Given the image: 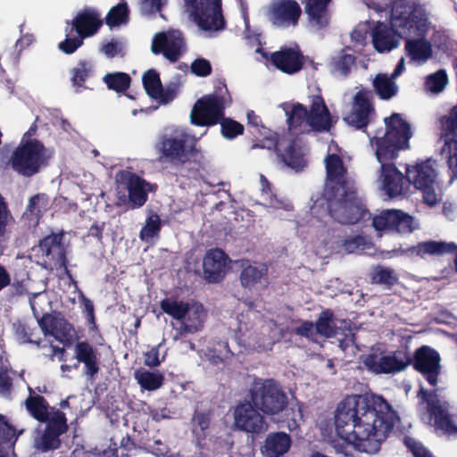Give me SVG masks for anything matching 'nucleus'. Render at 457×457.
<instances>
[{"label":"nucleus","mask_w":457,"mask_h":457,"mask_svg":"<svg viewBox=\"0 0 457 457\" xmlns=\"http://www.w3.org/2000/svg\"><path fill=\"white\" fill-rule=\"evenodd\" d=\"M395 411L380 395H347L337 405V435L362 453H376L394 428Z\"/></svg>","instance_id":"obj_1"},{"label":"nucleus","mask_w":457,"mask_h":457,"mask_svg":"<svg viewBox=\"0 0 457 457\" xmlns=\"http://www.w3.org/2000/svg\"><path fill=\"white\" fill-rule=\"evenodd\" d=\"M384 122V135L380 137L378 132L370 142L376 145V157L381 164L382 188L390 198H394L403 194L407 178L393 162L398 157L401 150L409 148L411 130L410 124L397 112L385 118Z\"/></svg>","instance_id":"obj_2"},{"label":"nucleus","mask_w":457,"mask_h":457,"mask_svg":"<svg viewBox=\"0 0 457 457\" xmlns=\"http://www.w3.org/2000/svg\"><path fill=\"white\" fill-rule=\"evenodd\" d=\"M29 395L25 400V407L30 416L40 423H45L43 430L37 429L34 437V448L42 453L55 451L61 447V436L69 426L66 414L54 406H50L46 399L39 395H33L29 387Z\"/></svg>","instance_id":"obj_3"},{"label":"nucleus","mask_w":457,"mask_h":457,"mask_svg":"<svg viewBox=\"0 0 457 457\" xmlns=\"http://www.w3.org/2000/svg\"><path fill=\"white\" fill-rule=\"evenodd\" d=\"M328 211L334 220L344 225L357 224L370 216L356 188L348 181L331 186L328 192Z\"/></svg>","instance_id":"obj_4"},{"label":"nucleus","mask_w":457,"mask_h":457,"mask_svg":"<svg viewBox=\"0 0 457 457\" xmlns=\"http://www.w3.org/2000/svg\"><path fill=\"white\" fill-rule=\"evenodd\" d=\"M390 24L401 37L424 36L429 30L426 9L412 0H394L390 10Z\"/></svg>","instance_id":"obj_5"},{"label":"nucleus","mask_w":457,"mask_h":457,"mask_svg":"<svg viewBox=\"0 0 457 457\" xmlns=\"http://www.w3.org/2000/svg\"><path fill=\"white\" fill-rule=\"evenodd\" d=\"M231 97L224 81H219L212 94L199 98L190 114L191 122L199 127H211L218 124L225 115Z\"/></svg>","instance_id":"obj_6"},{"label":"nucleus","mask_w":457,"mask_h":457,"mask_svg":"<svg viewBox=\"0 0 457 457\" xmlns=\"http://www.w3.org/2000/svg\"><path fill=\"white\" fill-rule=\"evenodd\" d=\"M253 406L267 415H275L287 406V396L281 385L273 378H255L249 390Z\"/></svg>","instance_id":"obj_7"},{"label":"nucleus","mask_w":457,"mask_h":457,"mask_svg":"<svg viewBox=\"0 0 457 457\" xmlns=\"http://www.w3.org/2000/svg\"><path fill=\"white\" fill-rule=\"evenodd\" d=\"M47 160L44 144L37 139H29L13 151L11 165L20 175L31 177L47 164Z\"/></svg>","instance_id":"obj_8"},{"label":"nucleus","mask_w":457,"mask_h":457,"mask_svg":"<svg viewBox=\"0 0 457 457\" xmlns=\"http://www.w3.org/2000/svg\"><path fill=\"white\" fill-rule=\"evenodd\" d=\"M194 21L205 31H219L226 27L222 0H185Z\"/></svg>","instance_id":"obj_9"},{"label":"nucleus","mask_w":457,"mask_h":457,"mask_svg":"<svg viewBox=\"0 0 457 457\" xmlns=\"http://www.w3.org/2000/svg\"><path fill=\"white\" fill-rule=\"evenodd\" d=\"M420 404H427V411L434 420V427L448 438H457V425L442 403L436 390L428 391L420 386L417 392Z\"/></svg>","instance_id":"obj_10"},{"label":"nucleus","mask_w":457,"mask_h":457,"mask_svg":"<svg viewBox=\"0 0 457 457\" xmlns=\"http://www.w3.org/2000/svg\"><path fill=\"white\" fill-rule=\"evenodd\" d=\"M62 239V233H52L39 241L37 247L42 257L40 265L47 270L62 269L64 274L71 278V272L68 269L67 251Z\"/></svg>","instance_id":"obj_11"},{"label":"nucleus","mask_w":457,"mask_h":457,"mask_svg":"<svg viewBox=\"0 0 457 457\" xmlns=\"http://www.w3.org/2000/svg\"><path fill=\"white\" fill-rule=\"evenodd\" d=\"M407 362L420 373L431 386H436L442 370L441 356L433 347L423 345L412 355L407 351Z\"/></svg>","instance_id":"obj_12"},{"label":"nucleus","mask_w":457,"mask_h":457,"mask_svg":"<svg viewBox=\"0 0 457 457\" xmlns=\"http://www.w3.org/2000/svg\"><path fill=\"white\" fill-rule=\"evenodd\" d=\"M436 176V170L428 161L406 168L407 181L421 192L423 203L430 207L441 200L435 188Z\"/></svg>","instance_id":"obj_13"},{"label":"nucleus","mask_w":457,"mask_h":457,"mask_svg":"<svg viewBox=\"0 0 457 457\" xmlns=\"http://www.w3.org/2000/svg\"><path fill=\"white\" fill-rule=\"evenodd\" d=\"M157 150L160 154V162H170L174 165H183L191 158H196L200 151L195 144L187 146L186 137H167L164 136L158 144Z\"/></svg>","instance_id":"obj_14"},{"label":"nucleus","mask_w":457,"mask_h":457,"mask_svg":"<svg viewBox=\"0 0 457 457\" xmlns=\"http://www.w3.org/2000/svg\"><path fill=\"white\" fill-rule=\"evenodd\" d=\"M187 50L186 40L181 31L169 29L154 34L151 51L154 54H162L171 62H178Z\"/></svg>","instance_id":"obj_15"},{"label":"nucleus","mask_w":457,"mask_h":457,"mask_svg":"<svg viewBox=\"0 0 457 457\" xmlns=\"http://www.w3.org/2000/svg\"><path fill=\"white\" fill-rule=\"evenodd\" d=\"M363 366L374 374H391L404 370L408 366L407 349L396 350L392 354L370 353L362 358Z\"/></svg>","instance_id":"obj_16"},{"label":"nucleus","mask_w":457,"mask_h":457,"mask_svg":"<svg viewBox=\"0 0 457 457\" xmlns=\"http://www.w3.org/2000/svg\"><path fill=\"white\" fill-rule=\"evenodd\" d=\"M375 112L373 92L362 87L355 93L351 112L344 117V120L356 129H363L367 128L370 122V117Z\"/></svg>","instance_id":"obj_17"},{"label":"nucleus","mask_w":457,"mask_h":457,"mask_svg":"<svg viewBox=\"0 0 457 457\" xmlns=\"http://www.w3.org/2000/svg\"><path fill=\"white\" fill-rule=\"evenodd\" d=\"M413 217L402 210H384L372 219L377 231L409 234L414 230Z\"/></svg>","instance_id":"obj_18"},{"label":"nucleus","mask_w":457,"mask_h":457,"mask_svg":"<svg viewBox=\"0 0 457 457\" xmlns=\"http://www.w3.org/2000/svg\"><path fill=\"white\" fill-rule=\"evenodd\" d=\"M444 145L442 154L447 158V164L453 175L457 176V107H453L448 115L440 118Z\"/></svg>","instance_id":"obj_19"},{"label":"nucleus","mask_w":457,"mask_h":457,"mask_svg":"<svg viewBox=\"0 0 457 457\" xmlns=\"http://www.w3.org/2000/svg\"><path fill=\"white\" fill-rule=\"evenodd\" d=\"M251 400L240 403L234 411V424L241 431L259 435L267 430L264 417Z\"/></svg>","instance_id":"obj_20"},{"label":"nucleus","mask_w":457,"mask_h":457,"mask_svg":"<svg viewBox=\"0 0 457 457\" xmlns=\"http://www.w3.org/2000/svg\"><path fill=\"white\" fill-rule=\"evenodd\" d=\"M267 15L276 27H295L299 23L302 9L295 0H276L270 5Z\"/></svg>","instance_id":"obj_21"},{"label":"nucleus","mask_w":457,"mask_h":457,"mask_svg":"<svg viewBox=\"0 0 457 457\" xmlns=\"http://www.w3.org/2000/svg\"><path fill=\"white\" fill-rule=\"evenodd\" d=\"M65 32L71 35L76 32L85 38L94 36L103 26L98 11L92 7H85L79 11L72 21H66Z\"/></svg>","instance_id":"obj_22"},{"label":"nucleus","mask_w":457,"mask_h":457,"mask_svg":"<svg viewBox=\"0 0 457 457\" xmlns=\"http://www.w3.org/2000/svg\"><path fill=\"white\" fill-rule=\"evenodd\" d=\"M37 322L46 337L52 336L65 346L71 345V333L74 328L66 319L52 313H45Z\"/></svg>","instance_id":"obj_23"},{"label":"nucleus","mask_w":457,"mask_h":457,"mask_svg":"<svg viewBox=\"0 0 457 457\" xmlns=\"http://www.w3.org/2000/svg\"><path fill=\"white\" fill-rule=\"evenodd\" d=\"M270 61L280 71L295 74L303 69L304 57L299 49L285 46L271 53Z\"/></svg>","instance_id":"obj_24"},{"label":"nucleus","mask_w":457,"mask_h":457,"mask_svg":"<svg viewBox=\"0 0 457 457\" xmlns=\"http://www.w3.org/2000/svg\"><path fill=\"white\" fill-rule=\"evenodd\" d=\"M335 122L322 96H313L309 110L308 126L317 132H328Z\"/></svg>","instance_id":"obj_25"},{"label":"nucleus","mask_w":457,"mask_h":457,"mask_svg":"<svg viewBox=\"0 0 457 457\" xmlns=\"http://www.w3.org/2000/svg\"><path fill=\"white\" fill-rule=\"evenodd\" d=\"M404 252L410 255H416L423 259L427 255L439 256L456 252L454 266L457 272V245L453 242L448 243L444 241L428 240L420 242L416 245L408 247Z\"/></svg>","instance_id":"obj_26"},{"label":"nucleus","mask_w":457,"mask_h":457,"mask_svg":"<svg viewBox=\"0 0 457 457\" xmlns=\"http://www.w3.org/2000/svg\"><path fill=\"white\" fill-rule=\"evenodd\" d=\"M227 255L219 248L209 250L203 262L204 278L211 283L219 282L226 273Z\"/></svg>","instance_id":"obj_27"},{"label":"nucleus","mask_w":457,"mask_h":457,"mask_svg":"<svg viewBox=\"0 0 457 457\" xmlns=\"http://www.w3.org/2000/svg\"><path fill=\"white\" fill-rule=\"evenodd\" d=\"M372 44L378 53L390 52L399 45V36L393 26L378 21L371 31Z\"/></svg>","instance_id":"obj_28"},{"label":"nucleus","mask_w":457,"mask_h":457,"mask_svg":"<svg viewBox=\"0 0 457 457\" xmlns=\"http://www.w3.org/2000/svg\"><path fill=\"white\" fill-rule=\"evenodd\" d=\"M154 186L135 173L129 172L127 178L129 199L133 208L143 206L147 201L148 192ZM154 187L156 186L154 185Z\"/></svg>","instance_id":"obj_29"},{"label":"nucleus","mask_w":457,"mask_h":457,"mask_svg":"<svg viewBox=\"0 0 457 457\" xmlns=\"http://www.w3.org/2000/svg\"><path fill=\"white\" fill-rule=\"evenodd\" d=\"M74 351L77 361L84 364L85 373L94 378L100 370L96 350L85 340L77 342Z\"/></svg>","instance_id":"obj_30"},{"label":"nucleus","mask_w":457,"mask_h":457,"mask_svg":"<svg viewBox=\"0 0 457 457\" xmlns=\"http://www.w3.org/2000/svg\"><path fill=\"white\" fill-rule=\"evenodd\" d=\"M332 0H306L304 7L309 22L317 29H324L328 26L330 12L328 5Z\"/></svg>","instance_id":"obj_31"},{"label":"nucleus","mask_w":457,"mask_h":457,"mask_svg":"<svg viewBox=\"0 0 457 457\" xmlns=\"http://www.w3.org/2000/svg\"><path fill=\"white\" fill-rule=\"evenodd\" d=\"M426 36H415L416 38L406 37L404 49L411 61L426 62L432 57V44L426 38Z\"/></svg>","instance_id":"obj_32"},{"label":"nucleus","mask_w":457,"mask_h":457,"mask_svg":"<svg viewBox=\"0 0 457 457\" xmlns=\"http://www.w3.org/2000/svg\"><path fill=\"white\" fill-rule=\"evenodd\" d=\"M292 445L291 437L285 432H274L267 436L262 453L266 457H281L286 454Z\"/></svg>","instance_id":"obj_33"},{"label":"nucleus","mask_w":457,"mask_h":457,"mask_svg":"<svg viewBox=\"0 0 457 457\" xmlns=\"http://www.w3.org/2000/svg\"><path fill=\"white\" fill-rule=\"evenodd\" d=\"M240 262V283L244 288H252L268 275V267L265 264L253 265L249 260L243 259Z\"/></svg>","instance_id":"obj_34"},{"label":"nucleus","mask_w":457,"mask_h":457,"mask_svg":"<svg viewBox=\"0 0 457 457\" xmlns=\"http://www.w3.org/2000/svg\"><path fill=\"white\" fill-rule=\"evenodd\" d=\"M206 313L204 306L198 303H189L188 312L183 320L181 329L186 333H195L204 328Z\"/></svg>","instance_id":"obj_35"},{"label":"nucleus","mask_w":457,"mask_h":457,"mask_svg":"<svg viewBox=\"0 0 457 457\" xmlns=\"http://www.w3.org/2000/svg\"><path fill=\"white\" fill-rule=\"evenodd\" d=\"M134 378L140 387L146 391L157 390L164 382V375L162 372L150 371L142 368L135 370Z\"/></svg>","instance_id":"obj_36"},{"label":"nucleus","mask_w":457,"mask_h":457,"mask_svg":"<svg viewBox=\"0 0 457 457\" xmlns=\"http://www.w3.org/2000/svg\"><path fill=\"white\" fill-rule=\"evenodd\" d=\"M71 84L75 88L76 93H80L87 88L85 86L86 81L93 76L94 66L91 62L87 60H80L77 66L71 71Z\"/></svg>","instance_id":"obj_37"},{"label":"nucleus","mask_w":457,"mask_h":457,"mask_svg":"<svg viewBox=\"0 0 457 457\" xmlns=\"http://www.w3.org/2000/svg\"><path fill=\"white\" fill-rule=\"evenodd\" d=\"M213 417V411H195L192 418V432L198 442L205 440Z\"/></svg>","instance_id":"obj_38"},{"label":"nucleus","mask_w":457,"mask_h":457,"mask_svg":"<svg viewBox=\"0 0 457 457\" xmlns=\"http://www.w3.org/2000/svg\"><path fill=\"white\" fill-rule=\"evenodd\" d=\"M325 164L327 178L331 183H333V185L347 181L345 178L346 169L344 166L343 160L338 154H328L325 159Z\"/></svg>","instance_id":"obj_39"},{"label":"nucleus","mask_w":457,"mask_h":457,"mask_svg":"<svg viewBox=\"0 0 457 457\" xmlns=\"http://www.w3.org/2000/svg\"><path fill=\"white\" fill-rule=\"evenodd\" d=\"M373 87L376 94L382 100H389L395 96L398 92V87L386 74L379 73L373 79Z\"/></svg>","instance_id":"obj_40"},{"label":"nucleus","mask_w":457,"mask_h":457,"mask_svg":"<svg viewBox=\"0 0 457 457\" xmlns=\"http://www.w3.org/2000/svg\"><path fill=\"white\" fill-rule=\"evenodd\" d=\"M279 156L287 166L296 170H301L306 165L301 148L295 140L290 141L284 153L280 154Z\"/></svg>","instance_id":"obj_41"},{"label":"nucleus","mask_w":457,"mask_h":457,"mask_svg":"<svg viewBox=\"0 0 457 457\" xmlns=\"http://www.w3.org/2000/svg\"><path fill=\"white\" fill-rule=\"evenodd\" d=\"M315 329L316 334L327 338L336 336L335 314L331 309H325L320 313L315 322Z\"/></svg>","instance_id":"obj_42"},{"label":"nucleus","mask_w":457,"mask_h":457,"mask_svg":"<svg viewBox=\"0 0 457 457\" xmlns=\"http://www.w3.org/2000/svg\"><path fill=\"white\" fill-rule=\"evenodd\" d=\"M287 114L288 129L297 134L303 133V122L306 121L308 124L309 111L307 108L303 104L297 103L293 105L292 110L287 112Z\"/></svg>","instance_id":"obj_43"},{"label":"nucleus","mask_w":457,"mask_h":457,"mask_svg":"<svg viewBox=\"0 0 457 457\" xmlns=\"http://www.w3.org/2000/svg\"><path fill=\"white\" fill-rule=\"evenodd\" d=\"M188 302L178 301L176 298H164L160 303L162 311L177 320H183L188 312Z\"/></svg>","instance_id":"obj_44"},{"label":"nucleus","mask_w":457,"mask_h":457,"mask_svg":"<svg viewBox=\"0 0 457 457\" xmlns=\"http://www.w3.org/2000/svg\"><path fill=\"white\" fill-rule=\"evenodd\" d=\"M355 62L356 58L353 54H345V50H342L337 55L332 57L330 61L331 71L346 77Z\"/></svg>","instance_id":"obj_45"},{"label":"nucleus","mask_w":457,"mask_h":457,"mask_svg":"<svg viewBox=\"0 0 457 457\" xmlns=\"http://www.w3.org/2000/svg\"><path fill=\"white\" fill-rule=\"evenodd\" d=\"M103 80L109 89L117 93L127 91L131 84L130 76L128 73L120 71L107 73L103 78Z\"/></svg>","instance_id":"obj_46"},{"label":"nucleus","mask_w":457,"mask_h":457,"mask_svg":"<svg viewBox=\"0 0 457 457\" xmlns=\"http://www.w3.org/2000/svg\"><path fill=\"white\" fill-rule=\"evenodd\" d=\"M129 21V8L127 3H119L112 7L105 17V23L110 27H118Z\"/></svg>","instance_id":"obj_47"},{"label":"nucleus","mask_w":457,"mask_h":457,"mask_svg":"<svg viewBox=\"0 0 457 457\" xmlns=\"http://www.w3.org/2000/svg\"><path fill=\"white\" fill-rule=\"evenodd\" d=\"M142 82L146 94L151 97L154 98L160 95L162 89V81L159 73L154 70H148L142 77Z\"/></svg>","instance_id":"obj_48"},{"label":"nucleus","mask_w":457,"mask_h":457,"mask_svg":"<svg viewBox=\"0 0 457 457\" xmlns=\"http://www.w3.org/2000/svg\"><path fill=\"white\" fill-rule=\"evenodd\" d=\"M162 228L160 216L156 213L147 217L145 226L139 232V237L142 241L147 242L154 237H158Z\"/></svg>","instance_id":"obj_49"},{"label":"nucleus","mask_w":457,"mask_h":457,"mask_svg":"<svg viewBox=\"0 0 457 457\" xmlns=\"http://www.w3.org/2000/svg\"><path fill=\"white\" fill-rule=\"evenodd\" d=\"M219 123L220 124L221 135L227 139L231 140L244 134V126L237 120L223 116Z\"/></svg>","instance_id":"obj_50"},{"label":"nucleus","mask_w":457,"mask_h":457,"mask_svg":"<svg viewBox=\"0 0 457 457\" xmlns=\"http://www.w3.org/2000/svg\"><path fill=\"white\" fill-rule=\"evenodd\" d=\"M371 278L373 283L385 285L387 287H393L398 280L394 270L381 266L377 267Z\"/></svg>","instance_id":"obj_51"},{"label":"nucleus","mask_w":457,"mask_h":457,"mask_svg":"<svg viewBox=\"0 0 457 457\" xmlns=\"http://www.w3.org/2000/svg\"><path fill=\"white\" fill-rule=\"evenodd\" d=\"M0 434V457H9L11 453L14 452V445L18 436L14 427L10 428V431Z\"/></svg>","instance_id":"obj_52"},{"label":"nucleus","mask_w":457,"mask_h":457,"mask_svg":"<svg viewBox=\"0 0 457 457\" xmlns=\"http://www.w3.org/2000/svg\"><path fill=\"white\" fill-rule=\"evenodd\" d=\"M448 82V77L444 70H439L436 72L427 77L426 86L433 93H440L444 90Z\"/></svg>","instance_id":"obj_53"},{"label":"nucleus","mask_w":457,"mask_h":457,"mask_svg":"<svg viewBox=\"0 0 457 457\" xmlns=\"http://www.w3.org/2000/svg\"><path fill=\"white\" fill-rule=\"evenodd\" d=\"M70 36L66 33V38L58 45V48L66 54L75 53L83 45L85 39L81 35H77L74 37Z\"/></svg>","instance_id":"obj_54"},{"label":"nucleus","mask_w":457,"mask_h":457,"mask_svg":"<svg viewBox=\"0 0 457 457\" xmlns=\"http://www.w3.org/2000/svg\"><path fill=\"white\" fill-rule=\"evenodd\" d=\"M11 370L4 365L3 359L0 358V395H9L12 389V378L10 376Z\"/></svg>","instance_id":"obj_55"},{"label":"nucleus","mask_w":457,"mask_h":457,"mask_svg":"<svg viewBox=\"0 0 457 457\" xmlns=\"http://www.w3.org/2000/svg\"><path fill=\"white\" fill-rule=\"evenodd\" d=\"M160 95L154 99L158 100L161 104H167L173 101L179 94V85L177 83H170L165 88L162 86Z\"/></svg>","instance_id":"obj_56"},{"label":"nucleus","mask_w":457,"mask_h":457,"mask_svg":"<svg viewBox=\"0 0 457 457\" xmlns=\"http://www.w3.org/2000/svg\"><path fill=\"white\" fill-rule=\"evenodd\" d=\"M191 72L197 77L204 78L212 73V64L204 58H196L190 66Z\"/></svg>","instance_id":"obj_57"},{"label":"nucleus","mask_w":457,"mask_h":457,"mask_svg":"<svg viewBox=\"0 0 457 457\" xmlns=\"http://www.w3.org/2000/svg\"><path fill=\"white\" fill-rule=\"evenodd\" d=\"M13 327L15 336L21 343H37V345H39V342H35L31 339L32 332L27 324L21 321H17L16 323L13 324Z\"/></svg>","instance_id":"obj_58"},{"label":"nucleus","mask_w":457,"mask_h":457,"mask_svg":"<svg viewBox=\"0 0 457 457\" xmlns=\"http://www.w3.org/2000/svg\"><path fill=\"white\" fill-rule=\"evenodd\" d=\"M166 0H142L141 9L145 13H155L161 12Z\"/></svg>","instance_id":"obj_59"},{"label":"nucleus","mask_w":457,"mask_h":457,"mask_svg":"<svg viewBox=\"0 0 457 457\" xmlns=\"http://www.w3.org/2000/svg\"><path fill=\"white\" fill-rule=\"evenodd\" d=\"M9 215L10 212L7 204L0 195V237H3L5 234Z\"/></svg>","instance_id":"obj_60"},{"label":"nucleus","mask_w":457,"mask_h":457,"mask_svg":"<svg viewBox=\"0 0 457 457\" xmlns=\"http://www.w3.org/2000/svg\"><path fill=\"white\" fill-rule=\"evenodd\" d=\"M315 328V323L309 320H304L299 327H296L293 329L294 334L301 337H304L307 338L312 337L314 333L313 329Z\"/></svg>","instance_id":"obj_61"},{"label":"nucleus","mask_w":457,"mask_h":457,"mask_svg":"<svg viewBox=\"0 0 457 457\" xmlns=\"http://www.w3.org/2000/svg\"><path fill=\"white\" fill-rule=\"evenodd\" d=\"M144 363L150 368L157 367L161 364V360L159 359V346H154L145 353Z\"/></svg>","instance_id":"obj_62"},{"label":"nucleus","mask_w":457,"mask_h":457,"mask_svg":"<svg viewBox=\"0 0 457 457\" xmlns=\"http://www.w3.org/2000/svg\"><path fill=\"white\" fill-rule=\"evenodd\" d=\"M261 181H262V195L266 198H269V200H270L269 204L270 206L277 207L276 204L278 203V201L276 198V195H274L271 192L270 183L268 181V179L263 175H262V177H261Z\"/></svg>","instance_id":"obj_63"},{"label":"nucleus","mask_w":457,"mask_h":457,"mask_svg":"<svg viewBox=\"0 0 457 457\" xmlns=\"http://www.w3.org/2000/svg\"><path fill=\"white\" fill-rule=\"evenodd\" d=\"M364 241L365 239L363 237L355 236L353 237L345 239L344 242V247L348 253H353L364 245Z\"/></svg>","instance_id":"obj_64"}]
</instances>
